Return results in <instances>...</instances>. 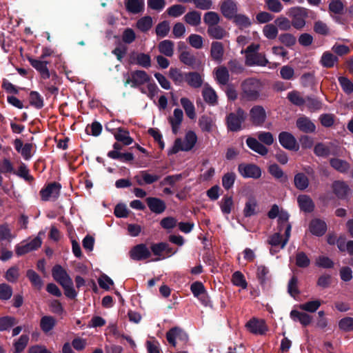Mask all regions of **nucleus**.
Segmentation results:
<instances>
[{"label":"nucleus","mask_w":353,"mask_h":353,"mask_svg":"<svg viewBox=\"0 0 353 353\" xmlns=\"http://www.w3.org/2000/svg\"><path fill=\"white\" fill-rule=\"evenodd\" d=\"M179 60L183 64L191 67L192 69H196L201 65V61L190 51L184 50L181 52L179 55Z\"/></svg>","instance_id":"dca6fc26"},{"label":"nucleus","mask_w":353,"mask_h":353,"mask_svg":"<svg viewBox=\"0 0 353 353\" xmlns=\"http://www.w3.org/2000/svg\"><path fill=\"white\" fill-rule=\"evenodd\" d=\"M29 341L28 335H21L20 338L14 343V353H20L24 350Z\"/></svg>","instance_id":"3c124183"},{"label":"nucleus","mask_w":353,"mask_h":353,"mask_svg":"<svg viewBox=\"0 0 353 353\" xmlns=\"http://www.w3.org/2000/svg\"><path fill=\"white\" fill-rule=\"evenodd\" d=\"M203 21L208 28L219 24L221 21L219 14L213 11H210L204 14Z\"/></svg>","instance_id":"72a5a7b5"},{"label":"nucleus","mask_w":353,"mask_h":353,"mask_svg":"<svg viewBox=\"0 0 353 353\" xmlns=\"http://www.w3.org/2000/svg\"><path fill=\"white\" fill-rule=\"evenodd\" d=\"M250 121L254 125H261L266 119V112L261 105H254L250 110Z\"/></svg>","instance_id":"9d476101"},{"label":"nucleus","mask_w":353,"mask_h":353,"mask_svg":"<svg viewBox=\"0 0 353 353\" xmlns=\"http://www.w3.org/2000/svg\"><path fill=\"white\" fill-rule=\"evenodd\" d=\"M232 19L235 24L241 29L248 28L252 24L251 20L242 14H236Z\"/></svg>","instance_id":"a18cd8bd"},{"label":"nucleus","mask_w":353,"mask_h":353,"mask_svg":"<svg viewBox=\"0 0 353 353\" xmlns=\"http://www.w3.org/2000/svg\"><path fill=\"white\" fill-rule=\"evenodd\" d=\"M130 256L133 260L141 261L148 259L151 252L145 244L141 243L132 248Z\"/></svg>","instance_id":"9b49d317"},{"label":"nucleus","mask_w":353,"mask_h":353,"mask_svg":"<svg viewBox=\"0 0 353 353\" xmlns=\"http://www.w3.org/2000/svg\"><path fill=\"white\" fill-rule=\"evenodd\" d=\"M114 138L125 145H129L133 142V139L129 136V132L121 128H119L117 132L114 134Z\"/></svg>","instance_id":"4c0bfd02"},{"label":"nucleus","mask_w":353,"mask_h":353,"mask_svg":"<svg viewBox=\"0 0 353 353\" xmlns=\"http://www.w3.org/2000/svg\"><path fill=\"white\" fill-rule=\"evenodd\" d=\"M152 26V19L146 16L141 18L137 23V27L142 32H147Z\"/></svg>","instance_id":"6e6d98bb"},{"label":"nucleus","mask_w":353,"mask_h":353,"mask_svg":"<svg viewBox=\"0 0 353 353\" xmlns=\"http://www.w3.org/2000/svg\"><path fill=\"white\" fill-rule=\"evenodd\" d=\"M60 188L61 185L57 183L49 184L46 188L41 190V199L43 201H48L51 198H57L59 195Z\"/></svg>","instance_id":"4468645a"},{"label":"nucleus","mask_w":353,"mask_h":353,"mask_svg":"<svg viewBox=\"0 0 353 353\" xmlns=\"http://www.w3.org/2000/svg\"><path fill=\"white\" fill-rule=\"evenodd\" d=\"M56 325V320L53 316H44L41 319L40 327L45 333L52 330Z\"/></svg>","instance_id":"c9c22d12"},{"label":"nucleus","mask_w":353,"mask_h":353,"mask_svg":"<svg viewBox=\"0 0 353 353\" xmlns=\"http://www.w3.org/2000/svg\"><path fill=\"white\" fill-rule=\"evenodd\" d=\"M174 43L170 40H163L158 45L159 51L166 57H171L174 54Z\"/></svg>","instance_id":"473e14b6"},{"label":"nucleus","mask_w":353,"mask_h":353,"mask_svg":"<svg viewBox=\"0 0 353 353\" xmlns=\"http://www.w3.org/2000/svg\"><path fill=\"white\" fill-rule=\"evenodd\" d=\"M268 170L270 174L275 179H279L283 183L288 181V176L277 164L274 163L270 165Z\"/></svg>","instance_id":"f704fd0d"},{"label":"nucleus","mask_w":353,"mask_h":353,"mask_svg":"<svg viewBox=\"0 0 353 353\" xmlns=\"http://www.w3.org/2000/svg\"><path fill=\"white\" fill-rule=\"evenodd\" d=\"M268 63V60L265 56L261 53L248 54L245 55V64L248 66L257 65L265 66Z\"/></svg>","instance_id":"f3484780"},{"label":"nucleus","mask_w":353,"mask_h":353,"mask_svg":"<svg viewBox=\"0 0 353 353\" xmlns=\"http://www.w3.org/2000/svg\"><path fill=\"white\" fill-rule=\"evenodd\" d=\"M170 31V24L167 21L159 23L156 27V34L161 37H165Z\"/></svg>","instance_id":"69168bd1"},{"label":"nucleus","mask_w":353,"mask_h":353,"mask_svg":"<svg viewBox=\"0 0 353 353\" xmlns=\"http://www.w3.org/2000/svg\"><path fill=\"white\" fill-rule=\"evenodd\" d=\"M321 305V302L319 300L308 301L305 303L299 305V307L309 312H314L318 310Z\"/></svg>","instance_id":"052dcab7"},{"label":"nucleus","mask_w":353,"mask_h":353,"mask_svg":"<svg viewBox=\"0 0 353 353\" xmlns=\"http://www.w3.org/2000/svg\"><path fill=\"white\" fill-rule=\"evenodd\" d=\"M146 201L150 210L154 213L161 214L165 210V203L160 199L148 197Z\"/></svg>","instance_id":"aec40b11"},{"label":"nucleus","mask_w":353,"mask_h":353,"mask_svg":"<svg viewBox=\"0 0 353 353\" xmlns=\"http://www.w3.org/2000/svg\"><path fill=\"white\" fill-rule=\"evenodd\" d=\"M166 248V243L161 242L159 243H153L150 246L151 251L154 255L164 259V251Z\"/></svg>","instance_id":"e2e57ef3"},{"label":"nucleus","mask_w":353,"mask_h":353,"mask_svg":"<svg viewBox=\"0 0 353 353\" xmlns=\"http://www.w3.org/2000/svg\"><path fill=\"white\" fill-rule=\"evenodd\" d=\"M238 170L243 177L259 179L261 176V168L255 164L241 163Z\"/></svg>","instance_id":"6e6552de"},{"label":"nucleus","mask_w":353,"mask_h":353,"mask_svg":"<svg viewBox=\"0 0 353 353\" xmlns=\"http://www.w3.org/2000/svg\"><path fill=\"white\" fill-rule=\"evenodd\" d=\"M181 104L183 108L186 115L190 119H194L196 117L195 108L193 103L186 97H183L180 100Z\"/></svg>","instance_id":"e433bc0d"},{"label":"nucleus","mask_w":353,"mask_h":353,"mask_svg":"<svg viewBox=\"0 0 353 353\" xmlns=\"http://www.w3.org/2000/svg\"><path fill=\"white\" fill-rule=\"evenodd\" d=\"M189 44L195 49H201L203 46V39L201 36L192 34L188 38Z\"/></svg>","instance_id":"680f3d73"},{"label":"nucleus","mask_w":353,"mask_h":353,"mask_svg":"<svg viewBox=\"0 0 353 353\" xmlns=\"http://www.w3.org/2000/svg\"><path fill=\"white\" fill-rule=\"evenodd\" d=\"M279 140L281 145L288 150H297L299 149L296 139L290 132H281L279 135Z\"/></svg>","instance_id":"f8f14e48"},{"label":"nucleus","mask_w":353,"mask_h":353,"mask_svg":"<svg viewBox=\"0 0 353 353\" xmlns=\"http://www.w3.org/2000/svg\"><path fill=\"white\" fill-rule=\"evenodd\" d=\"M216 78L220 84H227L230 79L228 69L224 66L218 68L216 70Z\"/></svg>","instance_id":"79ce46f5"},{"label":"nucleus","mask_w":353,"mask_h":353,"mask_svg":"<svg viewBox=\"0 0 353 353\" xmlns=\"http://www.w3.org/2000/svg\"><path fill=\"white\" fill-rule=\"evenodd\" d=\"M232 283L234 285L241 287L243 289L247 288V282L244 279V276L239 271L235 272L232 275Z\"/></svg>","instance_id":"0e129e2a"},{"label":"nucleus","mask_w":353,"mask_h":353,"mask_svg":"<svg viewBox=\"0 0 353 353\" xmlns=\"http://www.w3.org/2000/svg\"><path fill=\"white\" fill-rule=\"evenodd\" d=\"M294 186L299 190H305L309 186L310 181L308 177L303 172H299L294 175Z\"/></svg>","instance_id":"2f4dec72"},{"label":"nucleus","mask_w":353,"mask_h":353,"mask_svg":"<svg viewBox=\"0 0 353 353\" xmlns=\"http://www.w3.org/2000/svg\"><path fill=\"white\" fill-rule=\"evenodd\" d=\"M290 316L294 321H299L303 326L310 324L312 319L310 315L295 310L291 311Z\"/></svg>","instance_id":"c85d7f7f"},{"label":"nucleus","mask_w":353,"mask_h":353,"mask_svg":"<svg viewBox=\"0 0 353 353\" xmlns=\"http://www.w3.org/2000/svg\"><path fill=\"white\" fill-rule=\"evenodd\" d=\"M345 6L341 0H331L329 3V11L334 14H343Z\"/></svg>","instance_id":"603ef678"},{"label":"nucleus","mask_w":353,"mask_h":353,"mask_svg":"<svg viewBox=\"0 0 353 353\" xmlns=\"http://www.w3.org/2000/svg\"><path fill=\"white\" fill-rule=\"evenodd\" d=\"M166 338L169 343L172 344L173 346H175V341L176 339H179L180 340H186L187 335L181 329L175 327L172 328L167 332Z\"/></svg>","instance_id":"6ab92c4d"},{"label":"nucleus","mask_w":353,"mask_h":353,"mask_svg":"<svg viewBox=\"0 0 353 353\" xmlns=\"http://www.w3.org/2000/svg\"><path fill=\"white\" fill-rule=\"evenodd\" d=\"M201 13L193 10L184 16V21L190 26H197L201 23Z\"/></svg>","instance_id":"ea45409f"},{"label":"nucleus","mask_w":353,"mask_h":353,"mask_svg":"<svg viewBox=\"0 0 353 353\" xmlns=\"http://www.w3.org/2000/svg\"><path fill=\"white\" fill-rule=\"evenodd\" d=\"M32 66L37 69L41 74L43 79H48L50 77V73L47 68V62L39 60H36L32 58L28 59Z\"/></svg>","instance_id":"c756f323"},{"label":"nucleus","mask_w":353,"mask_h":353,"mask_svg":"<svg viewBox=\"0 0 353 353\" xmlns=\"http://www.w3.org/2000/svg\"><path fill=\"white\" fill-rule=\"evenodd\" d=\"M224 48L222 43L214 41L211 44L210 55L213 60L221 61L223 59Z\"/></svg>","instance_id":"b1692460"},{"label":"nucleus","mask_w":353,"mask_h":353,"mask_svg":"<svg viewBox=\"0 0 353 353\" xmlns=\"http://www.w3.org/2000/svg\"><path fill=\"white\" fill-rule=\"evenodd\" d=\"M327 230L326 223L320 219H314L310 222V230L316 236L323 235Z\"/></svg>","instance_id":"4be33fe9"},{"label":"nucleus","mask_w":353,"mask_h":353,"mask_svg":"<svg viewBox=\"0 0 353 353\" xmlns=\"http://www.w3.org/2000/svg\"><path fill=\"white\" fill-rule=\"evenodd\" d=\"M313 30L318 34L327 36L330 34L328 26L323 21L318 20L314 23Z\"/></svg>","instance_id":"de8ad7c7"},{"label":"nucleus","mask_w":353,"mask_h":353,"mask_svg":"<svg viewBox=\"0 0 353 353\" xmlns=\"http://www.w3.org/2000/svg\"><path fill=\"white\" fill-rule=\"evenodd\" d=\"M248 331L254 334L263 335L268 331V327L263 319L252 318L245 324Z\"/></svg>","instance_id":"0eeeda50"},{"label":"nucleus","mask_w":353,"mask_h":353,"mask_svg":"<svg viewBox=\"0 0 353 353\" xmlns=\"http://www.w3.org/2000/svg\"><path fill=\"white\" fill-rule=\"evenodd\" d=\"M288 14L292 19V25L295 29L301 30L305 26V19L308 17L307 9L302 7L292 8L289 10Z\"/></svg>","instance_id":"20e7f679"},{"label":"nucleus","mask_w":353,"mask_h":353,"mask_svg":"<svg viewBox=\"0 0 353 353\" xmlns=\"http://www.w3.org/2000/svg\"><path fill=\"white\" fill-rule=\"evenodd\" d=\"M276 26L282 31H288L292 26L291 21L285 17H279L274 21Z\"/></svg>","instance_id":"09e8293b"},{"label":"nucleus","mask_w":353,"mask_h":353,"mask_svg":"<svg viewBox=\"0 0 353 353\" xmlns=\"http://www.w3.org/2000/svg\"><path fill=\"white\" fill-rule=\"evenodd\" d=\"M108 156L110 158L121 159L124 161H131L134 159L133 154L130 152L121 153L118 151H110L108 152Z\"/></svg>","instance_id":"864d4df0"},{"label":"nucleus","mask_w":353,"mask_h":353,"mask_svg":"<svg viewBox=\"0 0 353 353\" xmlns=\"http://www.w3.org/2000/svg\"><path fill=\"white\" fill-rule=\"evenodd\" d=\"M199 125L202 131L210 132L214 126V121L211 117L203 115L199 118Z\"/></svg>","instance_id":"a19ab883"},{"label":"nucleus","mask_w":353,"mask_h":353,"mask_svg":"<svg viewBox=\"0 0 353 353\" xmlns=\"http://www.w3.org/2000/svg\"><path fill=\"white\" fill-rule=\"evenodd\" d=\"M170 78L176 83L181 84L185 81V76L176 68H171L169 70Z\"/></svg>","instance_id":"8fccbe9b"},{"label":"nucleus","mask_w":353,"mask_h":353,"mask_svg":"<svg viewBox=\"0 0 353 353\" xmlns=\"http://www.w3.org/2000/svg\"><path fill=\"white\" fill-rule=\"evenodd\" d=\"M240 88V97L241 100L245 101H256L261 97L263 83L256 78L250 77L241 82Z\"/></svg>","instance_id":"f257e3e1"},{"label":"nucleus","mask_w":353,"mask_h":353,"mask_svg":"<svg viewBox=\"0 0 353 353\" xmlns=\"http://www.w3.org/2000/svg\"><path fill=\"white\" fill-rule=\"evenodd\" d=\"M330 163L334 170L341 173H347L350 168L347 161L338 158L330 159Z\"/></svg>","instance_id":"393cba45"},{"label":"nucleus","mask_w":353,"mask_h":353,"mask_svg":"<svg viewBox=\"0 0 353 353\" xmlns=\"http://www.w3.org/2000/svg\"><path fill=\"white\" fill-rule=\"evenodd\" d=\"M278 28L275 23H269L265 25L263 28V34L268 39H274L278 35Z\"/></svg>","instance_id":"37998d69"},{"label":"nucleus","mask_w":353,"mask_h":353,"mask_svg":"<svg viewBox=\"0 0 353 353\" xmlns=\"http://www.w3.org/2000/svg\"><path fill=\"white\" fill-rule=\"evenodd\" d=\"M296 127L302 132L311 133L315 131V125L307 117H302L297 119Z\"/></svg>","instance_id":"5701e85b"},{"label":"nucleus","mask_w":353,"mask_h":353,"mask_svg":"<svg viewBox=\"0 0 353 353\" xmlns=\"http://www.w3.org/2000/svg\"><path fill=\"white\" fill-rule=\"evenodd\" d=\"M61 286L64 289L65 295L70 299H74L77 296V292L73 288L72 280L69 281L67 283H62Z\"/></svg>","instance_id":"338daca9"},{"label":"nucleus","mask_w":353,"mask_h":353,"mask_svg":"<svg viewBox=\"0 0 353 353\" xmlns=\"http://www.w3.org/2000/svg\"><path fill=\"white\" fill-rule=\"evenodd\" d=\"M279 41L288 48L294 46L296 43V37L290 33L281 34L279 37Z\"/></svg>","instance_id":"49530a36"},{"label":"nucleus","mask_w":353,"mask_h":353,"mask_svg":"<svg viewBox=\"0 0 353 353\" xmlns=\"http://www.w3.org/2000/svg\"><path fill=\"white\" fill-rule=\"evenodd\" d=\"M42 241L39 236H37L32 241L24 245H18L16 248V254L19 256L23 255L30 251L34 250L41 245Z\"/></svg>","instance_id":"2eb2a0df"},{"label":"nucleus","mask_w":353,"mask_h":353,"mask_svg":"<svg viewBox=\"0 0 353 353\" xmlns=\"http://www.w3.org/2000/svg\"><path fill=\"white\" fill-rule=\"evenodd\" d=\"M288 292L289 294L295 297L300 293V291L298 289V279L296 276H292L288 283Z\"/></svg>","instance_id":"774afa93"},{"label":"nucleus","mask_w":353,"mask_h":353,"mask_svg":"<svg viewBox=\"0 0 353 353\" xmlns=\"http://www.w3.org/2000/svg\"><path fill=\"white\" fill-rule=\"evenodd\" d=\"M185 81L190 86L194 88H200L203 84V79L201 75L196 72H190L185 74Z\"/></svg>","instance_id":"7c9ffc66"},{"label":"nucleus","mask_w":353,"mask_h":353,"mask_svg":"<svg viewBox=\"0 0 353 353\" xmlns=\"http://www.w3.org/2000/svg\"><path fill=\"white\" fill-rule=\"evenodd\" d=\"M150 77L143 70H136L126 79L125 85L130 84L132 87H136L149 81Z\"/></svg>","instance_id":"423d86ee"},{"label":"nucleus","mask_w":353,"mask_h":353,"mask_svg":"<svg viewBox=\"0 0 353 353\" xmlns=\"http://www.w3.org/2000/svg\"><path fill=\"white\" fill-rule=\"evenodd\" d=\"M297 201L300 209L305 212H312L314 209V203L308 195H299Z\"/></svg>","instance_id":"412c9836"},{"label":"nucleus","mask_w":353,"mask_h":353,"mask_svg":"<svg viewBox=\"0 0 353 353\" xmlns=\"http://www.w3.org/2000/svg\"><path fill=\"white\" fill-rule=\"evenodd\" d=\"M337 60L338 58L336 56L330 52H326L323 53L321 59V63L325 68H332Z\"/></svg>","instance_id":"5fc2aeb1"},{"label":"nucleus","mask_w":353,"mask_h":353,"mask_svg":"<svg viewBox=\"0 0 353 353\" xmlns=\"http://www.w3.org/2000/svg\"><path fill=\"white\" fill-rule=\"evenodd\" d=\"M257 201L254 198H250L245 203L243 214L245 217H250L257 213Z\"/></svg>","instance_id":"58836bf2"},{"label":"nucleus","mask_w":353,"mask_h":353,"mask_svg":"<svg viewBox=\"0 0 353 353\" xmlns=\"http://www.w3.org/2000/svg\"><path fill=\"white\" fill-rule=\"evenodd\" d=\"M197 141L196 134L192 131L187 132L184 141H182L181 139H176L174 141V145L169 152V154H176L179 151H189L195 145Z\"/></svg>","instance_id":"7ed1b4c3"},{"label":"nucleus","mask_w":353,"mask_h":353,"mask_svg":"<svg viewBox=\"0 0 353 353\" xmlns=\"http://www.w3.org/2000/svg\"><path fill=\"white\" fill-rule=\"evenodd\" d=\"M18 323L17 320L12 316L0 318V331L7 330Z\"/></svg>","instance_id":"4d7b16f0"},{"label":"nucleus","mask_w":353,"mask_h":353,"mask_svg":"<svg viewBox=\"0 0 353 353\" xmlns=\"http://www.w3.org/2000/svg\"><path fill=\"white\" fill-rule=\"evenodd\" d=\"M52 274L55 281H57L61 285L72 280L66 271L60 265H55L52 270Z\"/></svg>","instance_id":"a211bd4d"},{"label":"nucleus","mask_w":353,"mask_h":353,"mask_svg":"<svg viewBox=\"0 0 353 353\" xmlns=\"http://www.w3.org/2000/svg\"><path fill=\"white\" fill-rule=\"evenodd\" d=\"M204 101L212 105L217 103V95L216 92L208 85H205L202 91Z\"/></svg>","instance_id":"cd10ccee"},{"label":"nucleus","mask_w":353,"mask_h":353,"mask_svg":"<svg viewBox=\"0 0 353 353\" xmlns=\"http://www.w3.org/2000/svg\"><path fill=\"white\" fill-rule=\"evenodd\" d=\"M334 194L340 199H344L350 193L349 185L343 181H335L332 184Z\"/></svg>","instance_id":"ddd939ff"},{"label":"nucleus","mask_w":353,"mask_h":353,"mask_svg":"<svg viewBox=\"0 0 353 353\" xmlns=\"http://www.w3.org/2000/svg\"><path fill=\"white\" fill-rule=\"evenodd\" d=\"M258 140L253 137H248L246 140L248 146L253 151L265 156L268 152V149L263 145H271L274 143V137L270 132H261L257 134Z\"/></svg>","instance_id":"f03ea898"},{"label":"nucleus","mask_w":353,"mask_h":353,"mask_svg":"<svg viewBox=\"0 0 353 353\" xmlns=\"http://www.w3.org/2000/svg\"><path fill=\"white\" fill-rule=\"evenodd\" d=\"M186 8L181 4L172 6L167 10V13L170 17H178L185 13Z\"/></svg>","instance_id":"13d9d810"},{"label":"nucleus","mask_w":353,"mask_h":353,"mask_svg":"<svg viewBox=\"0 0 353 353\" xmlns=\"http://www.w3.org/2000/svg\"><path fill=\"white\" fill-rule=\"evenodd\" d=\"M220 10L225 18L231 19L237 14V3L234 0H223L220 4Z\"/></svg>","instance_id":"1a4fd4ad"},{"label":"nucleus","mask_w":353,"mask_h":353,"mask_svg":"<svg viewBox=\"0 0 353 353\" xmlns=\"http://www.w3.org/2000/svg\"><path fill=\"white\" fill-rule=\"evenodd\" d=\"M310 264V260L303 252H299L296 254V265L299 268H307Z\"/></svg>","instance_id":"bf43d9fd"},{"label":"nucleus","mask_w":353,"mask_h":353,"mask_svg":"<svg viewBox=\"0 0 353 353\" xmlns=\"http://www.w3.org/2000/svg\"><path fill=\"white\" fill-rule=\"evenodd\" d=\"M125 6L127 11L132 14H138L143 10V0H126Z\"/></svg>","instance_id":"bb28decb"},{"label":"nucleus","mask_w":353,"mask_h":353,"mask_svg":"<svg viewBox=\"0 0 353 353\" xmlns=\"http://www.w3.org/2000/svg\"><path fill=\"white\" fill-rule=\"evenodd\" d=\"M207 33L210 37L217 40L223 39L228 34L227 31L219 24L208 28Z\"/></svg>","instance_id":"a878e982"},{"label":"nucleus","mask_w":353,"mask_h":353,"mask_svg":"<svg viewBox=\"0 0 353 353\" xmlns=\"http://www.w3.org/2000/svg\"><path fill=\"white\" fill-rule=\"evenodd\" d=\"M26 276L35 288L40 290L42 288L43 281L39 275L35 271L32 270H28Z\"/></svg>","instance_id":"c03bdc74"},{"label":"nucleus","mask_w":353,"mask_h":353,"mask_svg":"<svg viewBox=\"0 0 353 353\" xmlns=\"http://www.w3.org/2000/svg\"><path fill=\"white\" fill-rule=\"evenodd\" d=\"M247 114L241 108L236 112L230 113L226 117L228 129L232 132H237L241 130V124L245 121Z\"/></svg>","instance_id":"39448f33"}]
</instances>
